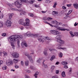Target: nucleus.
Returning <instances> with one entry per match:
<instances>
[{"label":"nucleus","instance_id":"27","mask_svg":"<svg viewBox=\"0 0 78 78\" xmlns=\"http://www.w3.org/2000/svg\"><path fill=\"white\" fill-rule=\"evenodd\" d=\"M43 66L45 67V68H47V65L44 63V62H43Z\"/></svg>","mask_w":78,"mask_h":78},{"label":"nucleus","instance_id":"30","mask_svg":"<svg viewBox=\"0 0 78 78\" xmlns=\"http://www.w3.org/2000/svg\"><path fill=\"white\" fill-rule=\"evenodd\" d=\"M17 43L18 47H20V40H17Z\"/></svg>","mask_w":78,"mask_h":78},{"label":"nucleus","instance_id":"54","mask_svg":"<svg viewBox=\"0 0 78 78\" xmlns=\"http://www.w3.org/2000/svg\"><path fill=\"white\" fill-rule=\"evenodd\" d=\"M49 50H50V51H54L55 49H49Z\"/></svg>","mask_w":78,"mask_h":78},{"label":"nucleus","instance_id":"17","mask_svg":"<svg viewBox=\"0 0 78 78\" xmlns=\"http://www.w3.org/2000/svg\"><path fill=\"white\" fill-rule=\"evenodd\" d=\"M43 20H48V21H51V20H53V18L50 17L47 18V19L43 18Z\"/></svg>","mask_w":78,"mask_h":78},{"label":"nucleus","instance_id":"53","mask_svg":"<svg viewBox=\"0 0 78 78\" xmlns=\"http://www.w3.org/2000/svg\"><path fill=\"white\" fill-rule=\"evenodd\" d=\"M29 15L30 17H33V14H30Z\"/></svg>","mask_w":78,"mask_h":78},{"label":"nucleus","instance_id":"37","mask_svg":"<svg viewBox=\"0 0 78 78\" xmlns=\"http://www.w3.org/2000/svg\"><path fill=\"white\" fill-rule=\"evenodd\" d=\"M51 2V1L49 0H47L45 1V2L46 3H50Z\"/></svg>","mask_w":78,"mask_h":78},{"label":"nucleus","instance_id":"24","mask_svg":"<svg viewBox=\"0 0 78 78\" xmlns=\"http://www.w3.org/2000/svg\"><path fill=\"white\" fill-rule=\"evenodd\" d=\"M11 45L12 47V48L13 49H14V48H15V45L12 43L11 42Z\"/></svg>","mask_w":78,"mask_h":78},{"label":"nucleus","instance_id":"36","mask_svg":"<svg viewBox=\"0 0 78 78\" xmlns=\"http://www.w3.org/2000/svg\"><path fill=\"white\" fill-rule=\"evenodd\" d=\"M59 57H60L61 58H62V53L61 52H60L59 54Z\"/></svg>","mask_w":78,"mask_h":78},{"label":"nucleus","instance_id":"28","mask_svg":"<svg viewBox=\"0 0 78 78\" xmlns=\"http://www.w3.org/2000/svg\"><path fill=\"white\" fill-rule=\"evenodd\" d=\"M2 69L3 70H6L7 69V66H3Z\"/></svg>","mask_w":78,"mask_h":78},{"label":"nucleus","instance_id":"61","mask_svg":"<svg viewBox=\"0 0 78 78\" xmlns=\"http://www.w3.org/2000/svg\"><path fill=\"white\" fill-rule=\"evenodd\" d=\"M64 68L65 69H68V66H64Z\"/></svg>","mask_w":78,"mask_h":78},{"label":"nucleus","instance_id":"1","mask_svg":"<svg viewBox=\"0 0 78 78\" xmlns=\"http://www.w3.org/2000/svg\"><path fill=\"white\" fill-rule=\"evenodd\" d=\"M23 38V36L20 35H15L12 36L9 38L10 39V42L14 43L16 41V39H22Z\"/></svg>","mask_w":78,"mask_h":78},{"label":"nucleus","instance_id":"31","mask_svg":"<svg viewBox=\"0 0 78 78\" xmlns=\"http://www.w3.org/2000/svg\"><path fill=\"white\" fill-rule=\"evenodd\" d=\"M47 51H44V54L45 56H47V55H48Z\"/></svg>","mask_w":78,"mask_h":78},{"label":"nucleus","instance_id":"39","mask_svg":"<svg viewBox=\"0 0 78 78\" xmlns=\"http://www.w3.org/2000/svg\"><path fill=\"white\" fill-rule=\"evenodd\" d=\"M74 34L75 36H78V32H74Z\"/></svg>","mask_w":78,"mask_h":78},{"label":"nucleus","instance_id":"48","mask_svg":"<svg viewBox=\"0 0 78 78\" xmlns=\"http://www.w3.org/2000/svg\"><path fill=\"white\" fill-rule=\"evenodd\" d=\"M62 8L63 9H66V7L64 5L62 7Z\"/></svg>","mask_w":78,"mask_h":78},{"label":"nucleus","instance_id":"35","mask_svg":"<svg viewBox=\"0 0 78 78\" xmlns=\"http://www.w3.org/2000/svg\"><path fill=\"white\" fill-rule=\"evenodd\" d=\"M3 17V14L2 13L0 14V19H2Z\"/></svg>","mask_w":78,"mask_h":78},{"label":"nucleus","instance_id":"50","mask_svg":"<svg viewBox=\"0 0 78 78\" xmlns=\"http://www.w3.org/2000/svg\"><path fill=\"white\" fill-rule=\"evenodd\" d=\"M56 5H57V4H56V3H55L54 4L53 6V8H56Z\"/></svg>","mask_w":78,"mask_h":78},{"label":"nucleus","instance_id":"19","mask_svg":"<svg viewBox=\"0 0 78 78\" xmlns=\"http://www.w3.org/2000/svg\"><path fill=\"white\" fill-rule=\"evenodd\" d=\"M39 74V72H38L37 71L35 74L34 75V76H35V78H37V75Z\"/></svg>","mask_w":78,"mask_h":78},{"label":"nucleus","instance_id":"38","mask_svg":"<svg viewBox=\"0 0 78 78\" xmlns=\"http://www.w3.org/2000/svg\"><path fill=\"white\" fill-rule=\"evenodd\" d=\"M3 53L4 54V56H7V53L5 52V51H3Z\"/></svg>","mask_w":78,"mask_h":78},{"label":"nucleus","instance_id":"4","mask_svg":"<svg viewBox=\"0 0 78 78\" xmlns=\"http://www.w3.org/2000/svg\"><path fill=\"white\" fill-rule=\"evenodd\" d=\"M28 36V37H37V34H33L31 33L30 32L28 31L26 33V34L24 35V36Z\"/></svg>","mask_w":78,"mask_h":78},{"label":"nucleus","instance_id":"6","mask_svg":"<svg viewBox=\"0 0 78 78\" xmlns=\"http://www.w3.org/2000/svg\"><path fill=\"white\" fill-rule=\"evenodd\" d=\"M54 27L56 29V30H58V31H66V30L69 31V30L65 29H62V27H60L59 26H55Z\"/></svg>","mask_w":78,"mask_h":78},{"label":"nucleus","instance_id":"25","mask_svg":"<svg viewBox=\"0 0 78 78\" xmlns=\"http://www.w3.org/2000/svg\"><path fill=\"white\" fill-rule=\"evenodd\" d=\"M61 64H62V65H66V64L67 65V62H61Z\"/></svg>","mask_w":78,"mask_h":78},{"label":"nucleus","instance_id":"52","mask_svg":"<svg viewBox=\"0 0 78 78\" xmlns=\"http://www.w3.org/2000/svg\"><path fill=\"white\" fill-rule=\"evenodd\" d=\"M75 61H78V57H76L75 58Z\"/></svg>","mask_w":78,"mask_h":78},{"label":"nucleus","instance_id":"62","mask_svg":"<svg viewBox=\"0 0 78 78\" xmlns=\"http://www.w3.org/2000/svg\"><path fill=\"white\" fill-rule=\"evenodd\" d=\"M20 29L21 30H23V29H24V27H20Z\"/></svg>","mask_w":78,"mask_h":78},{"label":"nucleus","instance_id":"18","mask_svg":"<svg viewBox=\"0 0 78 78\" xmlns=\"http://www.w3.org/2000/svg\"><path fill=\"white\" fill-rule=\"evenodd\" d=\"M73 6L76 9H78V4L77 3L74 4Z\"/></svg>","mask_w":78,"mask_h":78},{"label":"nucleus","instance_id":"60","mask_svg":"<svg viewBox=\"0 0 78 78\" xmlns=\"http://www.w3.org/2000/svg\"><path fill=\"white\" fill-rule=\"evenodd\" d=\"M30 68L31 69H34V67L32 66H30Z\"/></svg>","mask_w":78,"mask_h":78},{"label":"nucleus","instance_id":"7","mask_svg":"<svg viewBox=\"0 0 78 78\" xmlns=\"http://www.w3.org/2000/svg\"><path fill=\"white\" fill-rule=\"evenodd\" d=\"M50 33L54 34V35H57V34H61L60 32H58L57 30H51L50 31Z\"/></svg>","mask_w":78,"mask_h":78},{"label":"nucleus","instance_id":"63","mask_svg":"<svg viewBox=\"0 0 78 78\" xmlns=\"http://www.w3.org/2000/svg\"><path fill=\"white\" fill-rule=\"evenodd\" d=\"M15 68H16V69H18L19 68V66H15Z\"/></svg>","mask_w":78,"mask_h":78},{"label":"nucleus","instance_id":"43","mask_svg":"<svg viewBox=\"0 0 78 78\" xmlns=\"http://www.w3.org/2000/svg\"><path fill=\"white\" fill-rule=\"evenodd\" d=\"M21 64L22 66H23L24 64V62L23 61H21Z\"/></svg>","mask_w":78,"mask_h":78},{"label":"nucleus","instance_id":"40","mask_svg":"<svg viewBox=\"0 0 78 78\" xmlns=\"http://www.w3.org/2000/svg\"><path fill=\"white\" fill-rule=\"evenodd\" d=\"M3 23H0V28H2L3 27Z\"/></svg>","mask_w":78,"mask_h":78},{"label":"nucleus","instance_id":"32","mask_svg":"<svg viewBox=\"0 0 78 78\" xmlns=\"http://www.w3.org/2000/svg\"><path fill=\"white\" fill-rule=\"evenodd\" d=\"M69 33L70 34L72 37H74V36H75V35L73 34V32L72 31H70Z\"/></svg>","mask_w":78,"mask_h":78},{"label":"nucleus","instance_id":"12","mask_svg":"<svg viewBox=\"0 0 78 78\" xmlns=\"http://www.w3.org/2000/svg\"><path fill=\"white\" fill-rule=\"evenodd\" d=\"M12 55L14 56L16 58H17L19 57V54L16 52H14L12 54Z\"/></svg>","mask_w":78,"mask_h":78},{"label":"nucleus","instance_id":"55","mask_svg":"<svg viewBox=\"0 0 78 78\" xmlns=\"http://www.w3.org/2000/svg\"><path fill=\"white\" fill-rule=\"evenodd\" d=\"M44 23H47V24H48L49 23L48 22H47L46 21H44Z\"/></svg>","mask_w":78,"mask_h":78},{"label":"nucleus","instance_id":"64","mask_svg":"<svg viewBox=\"0 0 78 78\" xmlns=\"http://www.w3.org/2000/svg\"><path fill=\"white\" fill-rule=\"evenodd\" d=\"M56 73L57 74L59 73V70H56Z\"/></svg>","mask_w":78,"mask_h":78},{"label":"nucleus","instance_id":"20","mask_svg":"<svg viewBox=\"0 0 78 78\" xmlns=\"http://www.w3.org/2000/svg\"><path fill=\"white\" fill-rule=\"evenodd\" d=\"M62 76L63 77H66V73H65V72L63 71L62 73Z\"/></svg>","mask_w":78,"mask_h":78},{"label":"nucleus","instance_id":"8","mask_svg":"<svg viewBox=\"0 0 78 78\" xmlns=\"http://www.w3.org/2000/svg\"><path fill=\"white\" fill-rule=\"evenodd\" d=\"M51 23H52V24H54L57 26H59V25H62V23H59L56 20H53L52 21Z\"/></svg>","mask_w":78,"mask_h":78},{"label":"nucleus","instance_id":"16","mask_svg":"<svg viewBox=\"0 0 78 78\" xmlns=\"http://www.w3.org/2000/svg\"><path fill=\"white\" fill-rule=\"evenodd\" d=\"M14 15V13H9L8 14L9 19L10 20H11L12 19V16Z\"/></svg>","mask_w":78,"mask_h":78},{"label":"nucleus","instance_id":"2","mask_svg":"<svg viewBox=\"0 0 78 78\" xmlns=\"http://www.w3.org/2000/svg\"><path fill=\"white\" fill-rule=\"evenodd\" d=\"M61 35H58L55 37V39L56 40L57 42L59 43L60 44H62V45L64 44L65 43V41L64 40L61 39Z\"/></svg>","mask_w":78,"mask_h":78},{"label":"nucleus","instance_id":"44","mask_svg":"<svg viewBox=\"0 0 78 78\" xmlns=\"http://www.w3.org/2000/svg\"><path fill=\"white\" fill-rule=\"evenodd\" d=\"M41 61V58H39V59L37 60V62H40Z\"/></svg>","mask_w":78,"mask_h":78},{"label":"nucleus","instance_id":"10","mask_svg":"<svg viewBox=\"0 0 78 78\" xmlns=\"http://www.w3.org/2000/svg\"><path fill=\"white\" fill-rule=\"evenodd\" d=\"M15 3V5L17 6L18 8H20V6H22V4H20L19 2L17 1H16Z\"/></svg>","mask_w":78,"mask_h":78},{"label":"nucleus","instance_id":"58","mask_svg":"<svg viewBox=\"0 0 78 78\" xmlns=\"http://www.w3.org/2000/svg\"><path fill=\"white\" fill-rule=\"evenodd\" d=\"M74 25L75 27H76V26H78V23H76V22L75 23Z\"/></svg>","mask_w":78,"mask_h":78},{"label":"nucleus","instance_id":"15","mask_svg":"<svg viewBox=\"0 0 78 78\" xmlns=\"http://www.w3.org/2000/svg\"><path fill=\"white\" fill-rule=\"evenodd\" d=\"M19 23L20 25H23L24 24V20L23 19H20L19 20Z\"/></svg>","mask_w":78,"mask_h":78},{"label":"nucleus","instance_id":"13","mask_svg":"<svg viewBox=\"0 0 78 78\" xmlns=\"http://www.w3.org/2000/svg\"><path fill=\"white\" fill-rule=\"evenodd\" d=\"M21 45L22 47H23V46H25L26 47H28V45L27 44V42L24 41L22 42Z\"/></svg>","mask_w":78,"mask_h":78},{"label":"nucleus","instance_id":"49","mask_svg":"<svg viewBox=\"0 0 78 78\" xmlns=\"http://www.w3.org/2000/svg\"><path fill=\"white\" fill-rule=\"evenodd\" d=\"M72 12V10H69L68 12V14H71Z\"/></svg>","mask_w":78,"mask_h":78},{"label":"nucleus","instance_id":"57","mask_svg":"<svg viewBox=\"0 0 78 78\" xmlns=\"http://www.w3.org/2000/svg\"><path fill=\"white\" fill-rule=\"evenodd\" d=\"M3 63V62L2 60H0V64L1 65V64H2Z\"/></svg>","mask_w":78,"mask_h":78},{"label":"nucleus","instance_id":"11","mask_svg":"<svg viewBox=\"0 0 78 78\" xmlns=\"http://www.w3.org/2000/svg\"><path fill=\"white\" fill-rule=\"evenodd\" d=\"M25 55L29 58V59H30L31 63H33V59H32L31 56H30V55L28 53L25 54Z\"/></svg>","mask_w":78,"mask_h":78},{"label":"nucleus","instance_id":"42","mask_svg":"<svg viewBox=\"0 0 78 78\" xmlns=\"http://www.w3.org/2000/svg\"><path fill=\"white\" fill-rule=\"evenodd\" d=\"M25 78H30V77L28 75H25Z\"/></svg>","mask_w":78,"mask_h":78},{"label":"nucleus","instance_id":"47","mask_svg":"<svg viewBox=\"0 0 78 78\" xmlns=\"http://www.w3.org/2000/svg\"><path fill=\"white\" fill-rule=\"evenodd\" d=\"M26 13L27 12H25V11H23L22 12V13L23 14H26Z\"/></svg>","mask_w":78,"mask_h":78},{"label":"nucleus","instance_id":"33","mask_svg":"<svg viewBox=\"0 0 78 78\" xmlns=\"http://www.w3.org/2000/svg\"><path fill=\"white\" fill-rule=\"evenodd\" d=\"M55 58V55H53L51 58V61H53V59Z\"/></svg>","mask_w":78,"mask_h":78},{"label":"nucleus","instance_id":"5","mask_svg":"<svg viewBox=\"0 0 78 78\" xmlns=\"http://www.w3.org/2000/svg\"><path fill=\"white\" fill-rule=\"evenodd\" d=\"M26 22L24 23L23 26H25L26 28L28 29L29 28V26H30V20L28 18H27L26 19Z\"/></svg>","mask_w":78,"mask_h":78},{"label":"nucleus","instance_id":"14","mask_svg":"<svg viewBox=\"0 0 78 78\" xmlns=\"http://www.w3.org/2000/svg\"><path fill=\"white\" fill-rule=\"evenodd\" d=\"M6 64L8 66H11V65H12V60H9V62L7 61L6 62Z\"/></svg>","mask_w":78,"mask_h":78},{"label":"nucleus","instance_id":"46","mask_svg":"<svg viewBox=\"0 0 78 78\" xmlns=\"http://www.w3.org/2000/svg\"><path fill=\"white\" fill-rule=\"evenodd\" d=\"M2 36H6V33H4L2 34Z\"/></svg>","mask_w":78,"mask_h":78},{"label":"nucleus","instance_id":"26","mask_svg":"<svg viewBox=\"0 0 78 78\" xmlns=\"http://www.w3.org/2000/svg\"><path fill=\"white\" fill-rule=\"evenodd\" d=\"M55 66H51V72L53 71V69L55 68Z\"/></svg>","mask_w":78,"mask_h":78},{"label":"nucleus","instance_id":"22","mask_svg":"<svg viewBox=\"0 0 78 78\" xmlns=\"http://www.w3.org/2000/svg\"><path fill=\"white\" fill-rule=\"evenodd\" d=\"M25 65L26 66H28L29 65V61H26L25 62Z\"/></svg>","mask_w":78,"mask_h":78},{"label":"nucleus","instance_id":"23","mask_svg":"<svg viewBox=\"0 0 78 78\" xmlns=\"http://www.w3.org/2000/svg\"><path fill=\"white\" fill-rule=\"evenodd\" d=\"M57 49H62V50H64V49H66V48H62L61 47H57L56 48Z\"/></svg>","mask_w":78,"mask_h":78},{"label":"nucleus","instance_id":"51","mask_svg":"<svg viewBox=\"0 0 78 78\" xmlns=\"http://www.w3.org/2000/svg\"><path fill=\"white\" fill-rule=\"evenodd\" d=\"M52 78H58V76H55L52 77Z\"/></svg>","mask_w":78,"mask_h":78},{"label":"nucleus","instance_id":"34","mask_svg":"<svg viewBox=\"0 0 78 78\" xmlns=\"http://www.w3.org/2000/svg\"><path fill=\"white\" fill-rule=\"evenodd\" d=\"M20 1L22 3H24V2L25 3H27V0H21Z\"/></svg>","mask_w":78,"mask_h":78},{"label":"nucleus","instance_id":"29","mask_svg":"<svg viewBox=\"0 0 78 78\" xmlns=\"http://www.w3.org/2000/svg\"><path fill=\"white\" fill-rule=\"evenodd\" d=\"M13 61L15 64H16V63H17V62H18V60L16 59H13Z\"/></svg>","mask_w":78,"mask_h":78},{"label":"nucleus","instance_id":"41","mask_svg":"<svg viewBox=\"0 0 78 78\" xmlns=\"http://www.w3.org/2000/svg\"><path fill=\"white\" fill-rule=\"evenodd\" d=\"M35 7H36V8H39V7H40V6H39V5H37L36 4H35L34 5Z\"/></svg>","mask_w":78,"mask_h":78},{"label":"nucleus","instance_id":"45","mask_svg":"<svg viewBox=\"0 0 78 78\" xmlns=\"http://www.w3.org/2000/svg\"><path fill=\"white\" fill-rule=\"evenodd\" d=\"M8 5L10 7H13V5H11L10 3H8Z\"/></svg>","mask_w":78,"mask_h":78},{"label":"nucleus","instance_id":"59","mask_svg":"<svg viewBox=\"0 0 78 78\" xmlns=\"http://www.w3.org/2000/svg\"><path fill=\"white\" fill-rule=\"evenodd\" d=\"M12 11H16V10H17V9L16 8H12Z\"/></svg>","mask_w":78,"mask_h":78},{"label":"nucleus","instance_id":"56","mask_svg":"<svg viewBox=\"0 0 78 78\" xmlns=\"http://www.w3.org/2000/svg\"><path fill=\"white\" fill-rule=\"evenodd\" d=\"M3 63V62L2 60H0V64L1 65V64H2Z\"/></svg>","mask_w":78,"mask_h":78},{"label":"nucleus","instance_id":"9","mask_svg":"<svg viewBox=\"0 0 78 78\" xmlns=\"http://www.w3.org/2000/svg\"><path fill=\"white\" fill-rule=\"evenodd\" d=\"M11 21L9 20H8L6 22H5V25H7V27H11Z\"/></svg>","mask_w":78,"mask_h":78},{"label":"nucleus","instance_id":"21","mask_svg":"<svg viewBox=\"0 0 78 78\" xmlns=\"http://www.w3.org/2000/svg\"><path fill=\"white\" fill-rule=\"evenodd\" d=\"M35 2V0H32V1H30L29 2V4H30V5H32L34 3V2Z\"/></svg>","mask_w":78,"mask_h":78},{"label":"nucleus","instance_id":"3","mask_svg":"<svg viewBox=\"0 0 78 78\" xmlns=\"http://www.w3.org/2000/svg\"><path fill=\"white\" fill-rule=\"evenodd\" d=\"M38 41H39L40 42H44V40L45 41H47V43H49L50 42V41H51V40H52L51 39H50V38H49V37H45L44 38H43V39L42 38H39L38 39Z\"/></svg>","mask_w":78,"mask_h":78}]
</instances>
